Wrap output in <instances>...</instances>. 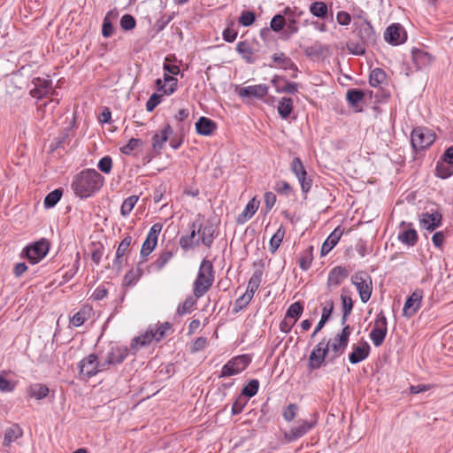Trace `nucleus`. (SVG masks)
<instances>
[{"instance_id": "nucleus-64", "label": "nucleus", "mask_w": 453, "mask_h": 453, "mask_svg": "<svg viewBox=\"0 0 453 453\" xmlns=\"http://www.w3.org/2000/svg\"><path fill=\"white\" fill-rule=\"evenodd\" d=\"M135 19L130 14H125L120 19V26L124 30H131L135 27Z\"/></svg>"}, {"instance_id": "nucleus-43", "label": "nucleus", "mask_w": 453, "mask_h": 453, "mask_svg": "<svg viewBox=\"0 0 453 453\" xmlns=\"http://www.w3.org/2000/svg\"><path fill=\"white\" fill-rule=\"evenodd\" d=\"M142 275V270L139 267L132 268L129 270L123 280V285L125 287H133L140 280Z\"/></svg>"}, {"instance_id": "nucleus-53", "label": "nucleus", "mask_w": 453, "mask_h": 453, "mask_svg": "<svg viewBox=\"0 0 453 453\" xmlns=\"http://www.w3.org/2000/svg\"><path fill=\"white\" fill-rule=\"evenodd\" d=\"M364 96L365 93L361 89L357 88L349 89L346 94L348 102L352 105H356L357 103L362 101Z\"/></svg>"}, {"instance_id": "nucleus-31", "label": "nucleus", "mask_w": 453, "mask_h": 453, "mask_svg": "<svg viewBox=\"0 0 453 453\" xmlns=\"http://www.w3.org/2000/svg\"><path fill=\"white\" fill-rule=\"evenodd\" d=\"M176 252V249L173 247L172 249H165L160 252L158 255V257L151 263L150 265V268L152 271L159 272L161 271L167 264L168 262L173 257L174 254Z\"/></svg>"}, {"instance_id": "nucleus-44", "label": "nucleus", "mask_w": 453, "mask_h": 453, "mask_svg": "<svg viewBox=\"0 0 453 453\" xmlns=\"http://www.w3.org/2000/svg\"><path fill=\"white\" fill-rule=\"evenodd\" d=\"M116 17H117V13L114 12L113 11H109L106 13V15L104 19L103 27H102V35L104 37L108 38L112 35L114 28L111 24V19H115Z\"/></svg>"}, {"instance_id": "nucleus-59", "label": "nucleus", "mask_w": 453, "mask_h": 453, "mask_svg": "<svg viewBox=\"0 0 453 453\" xmlns=\"http://www.w3.org/2000/svg\"><path fill=\"white\" fill-rule=\"evenodd\" d=\"M286 25V19L283 15L277 14L275 15L270 23V27L273 31L274 32H280L283 29L284 26Z\"/></svg>"}, {"instance_id": "nucleus-36", "label": "nucleus", "mask_w": 453, "mask_h": 453, "mask_svg": "<svg viewBox=\"0 0 453 453\" xmlns=\"http://www.w3.org/2000/svg\"><path fill=\"white\" fill-rule=\"evenodd\" d=\"M197 233L200 234V243H203L207 248H211L215 238V229L213 226H205L197 229Z\"/></svg>"}, {"instance_id": "nucleus-38", "label": "nucleus", "mask_w": 453, "mask_h": 453, "mask_svg": "<svg viewBox=\"0 0 453 453\" xmlns=\"http://www.w3.org/2000/svg\"><path fill=\"white\" fill-rule=\"evenodd\" d=\"M273 62L277 65L278 67L284 70H294L296 71L297 67L295 63L287 57L284 53H275L272 57Z\"/></svg>"}, {"instance_id": "nucleus-15", "label": "nucleus", "mask_w": 453, "mask_h": 453, "mask_svg": "<svg viewBox=\"0 0 453 453\" xmlns=\"http://www.w3.org/2000/svg\"><path fill=\"white\" fill-rule=\"evenodd\" d=\"M350 334L351 327L349 325H346L345 326H343L341 333L334 336L332 342H328L329 348H331L335 357H339L344 352L345 349L348 346Z\"/></svg>"}, {"instance_id": "nucleus-17", "label": "nucleus", "mask_w": 453, "mask_h": 453, "mask_svg": "<svg viewBox=\"0 0 453 453\" xmlns=\"http://www.w3.org/2000/svg\"><path fill=\"white\" fill-rule=\"evenodd\" d=\"M162 224L155 223L150 227L145 241L142 243L141 249V256L146 257L149 256L156 248L157 243L158 235L162 230Z\"/></svg>"}, {"instance_id": "nucleus-33", "label": "nucleus", "mask_w": 453, "mask_h": 453, "mask_svg": "<svg viewBox=\"0 0 453 453\" xmlns=\"http://www.w3.org/2000/svg\"><path fill=\"white\" fill-rule=\"evenodd\" d=\"M191 232L188 235L181 236L180 239V245L184 250L195 248L200 244V239L196 238L197 230L195 223L190 225Z\"/></svg>"}, {"instance_id": "nucleus-49", "label": "nucleus", "mask_w": 453, "mask_h": 453, "mask_svg": "<svg viewBox=\"0 0 453 453\" xmlns=\"http://www.w3.org/2000/svg\"><path fill=\"white\" fill-rule=\"evenodd\" d=\"M139 200L138 196H130L124 200L120 207L122 216H128Z\"/></svg>"}, {"instance_id": "nucleus-5", "label": "nucleus", "mask_w": 453, "mask_h": 453, "mask_svg": "<svg viewBox=\"0 0 453 453\" xmlns=\"http://www.w3.org/2000/svg\"><path fill=\"white\" fill-rule=\"evenodd\" d=\"M128 354V349L125 346L114 342H109L99 352L98 356L102 362V366L107 370L110 365L121 364Z\"/></svg>"}, {"instance_id": "nucleus-27", "label": "nucleus", "mask_w": 453, "mask_h": 453, "mask_svg": "<svg viewBox=\"0 0 453 453\" xmlns=\"http://www.w3.org/2000/svg\"><path fill=\"white\" fill-rule=\"evenodd\" d=\"M236 51L247 63L253 64L256 62L254 55L257 50L255 42H250L248 41L239 42L236 45Z\"/></svg>"}, {"instance_id": "nucleus-34", "label": "nucleus", "mask_w": 453, "mask_h": 453, "mask_svg": "<svg viewBox=\"0 0 453 453\" xmlns=\"http://www.w3.org/2000/svg\"><path fill=\"white\" fill-rule=\"evenodd\" d=\"M342 234V230L338 226L336 227L326 239L321 247V255H327L334 247L338 243L341 236Z\"/></svg>"}, {"instance_id": "nucleus-54", "label": "nucleus", "mask_w": 453, "mask_h": 453, "mask_svg": "<svg viewBox=\"0 0 453 453\" xmlns=\"http://www.w3.org/2000/svg\"><path fill=\"white\" fill-rule=\"evenodd\" d=\"M196 301L192 296H188L185 299V301L182 303H180L177 308V313L180 316H183L186 313H188L194 305L196 304Z\"/></svg>"}, {"instance_id": "nucleus-55", "label": "nucleus", "mask_w": 453, "mask_h": 453, "mask_svg": "<svg viewBox=\"0 0 453 453\" xmlns=\"http://www.w3.org/2000/svg\"><path fill=\"white\" fill-rule=\"evenodd\" d=\"M273 189L280 195H284L286 196H290L293 193V188L285 180H278L275 182L273 186Z\"/></svg>"}, {"instance_id": "nucleus-30", "label": "nucleus", "mask_w": 453, "mask_h": 453, "mask_svg": "<svg viewBox=\"0 0 453 453\" xmlns=\"http://www.w3.org/2000/svg\"><path fill=\"white\" fill-rule=\"evenodd\" d=\"M441 214L438 211L434 213L425 212L421 215L420 226L428 231H434L441 225Z\"/></svg>"}, {"instance_id": "nucleus-37", "label": "nucleus", "mask_w": 453, "mask_h": 453, "mask_svg": "<svg viewBox=\"0 0 453 453\" xmlns=\"http://www.w3.org/2000/svg\"><path fill=\"white\" fill-rule=\"evenodd\" d=\"M23 434V431L19 425H12L7 428L4 433L3 444L4 447L11 445L12 442L20 438Z\"/></svg>"}, {"instance_id": "nucleus-62", "label": "nucleus", "mask_w": 453, "mask_h": 453, "mask_svg": "<svg viewBox=\"0 0 453 453\" xmlns=\"http://www.w3.org/2000/svg\"><path fill=\"white\" fill-rule=\"evenodd\" d=\"M412 58L413 61L421 67V65H425L426 61L429 60V55L423 50H415L412 51Z\"/></svg>"}, {"instance_id": "nucleus-7", "label": "nucleus", "mask_w": 453, "mask_h": 453, "mask_svg": "<svg viewBox=\"0 0 453 453\" xmlns=\"http://www.w3.org/2000/svg\"><path fill=\"white\" fill-rule=\"evenodd\" d=\"M435 140V134L429 128L417 127L413 128L411 134V143L412 148L421 150L430 147Z\"/></svg>"}, {"instance_id": "nucleus-18", "label": "nucleus", "mask_w": 453, "mask_h": 453, "mask_svg": "<svg viewBox=\"0 0 453 453\" xmlns=\"http://www.w3.org/2000/svg\"><path fill=\"white\" fill-rule=\"evenodd\" d=\"M328 352L329 342H325V341H323L317 344L310 355L308 363L309 367L311 370L319 368L323 362L325 361V358Z\"/></svg>"}, {"instance_id": "nucleus-9", "label": "nucleus", "mask_w": 453, "mask_h": 453, "mask_svg": "<svg viewBox=\"0 0 453 453\" xmlns=\"http://www.w3.org/2000/svg\"><path fill=\"white\" fill-rule=\"evenodd\" d=\"M250 362L251 358L248 355L234 357L223 365L218 377L220 379L237 375L243 372Z\"/></svg>"}, {"instance_id": "nucleus-60", "label": "nucleus", "mask_w": 453, "mask_h": 453, "mask_svg": "<svg viewBox=\"0 0 453 453\" xmlns=\"http://www.w3.org/2000/svg\"><path fill=\"white\" fill-rule=\"evenodd\" d=\"M256 19L255 13L251 11H245L242 12L240 18H239V23L242 25L243 27H250L251 26Z\"/></svg>"}, {"instance_id": "nucleus-26", "label": "nucleus", "mask_w": 453, "mask_h": 453, "mask_svg": "<svg viewBox=\"0 0 453 453\" xmlns=\"http://www.w3.org/2000/svg\"><path fill=\"white\" fill-rule=\"evenodd\" d=\"M400 226L403 229L398 234L399 242L407 246H415L418 240L417 231L411 227V224L404 221L400 224Z\"/></svg>"}, {"instance_id": "nucleus-41", "label": "nucleus", "mask_w": 453, "mask_h": 453, "mask_svg": "<svg viewBox=\"0 0 453 453\" xmlns=\"http://www.w3.org/2000/svg\"><path fill=\"white\" fill-rule=\"evenodd\" d=\"M131 242L132 237L130 235H127L119 244L114 260V265L118 266L119 269L122 266V257L128 250Z\"/></svg>"}, {"instance_id": "nucleus-20", "label": "nucleus", "mask_w": 453, "mask_h": 453, "mask_svg": "<svg viewBox=\"0 0 453 453\" xmlns=\"http://www.w3.org/2000/svg\"><path fill=\"white\" fill-rule=\"evenodd\" d=\"M384 39L392 45H399L403 43L407 39L404 28L400 24H392L386 29Z\"/></svg>"}, {"instance_id": "nucleus-11", "label": "nucleus", "mask_w": 453, "mask_h": 453, "mask_svg": "<svg viewBox=\"0 0 453 453\" xmlns=\"http://www.w3.org/2000/svg\"><path fill=\"white\" fill-rule=\"evenodd\" d=\"M388 333V321L383 311L377 314L369 337L375 347L384 342Z\"/></svg>"}, {"instance_id": "nucleus-50", "label": "nucleus", "mask_w": 453, "mask_h": 453, "mask_svg": "<svg viewBox=\"0 0 453 453\" xmlns=\"http://www.w3.org/2000/svg\"><path fill=\"white\" fill-rule=\"evenodd\" d=\"M327 12V5L323 2H314L310 5V12L315 17L325 18Z\"/></svg>"}, {"instance_id": "nucleus-1", "label": "nucleus", "mask_w": 453, "mask_h": 453, "mask_svg": "<svg viewBox=\"0 0 453 453\" xmlns=\"http://www.w3.org/2000/svg\"><path fill=\"white\" fill-rule=\"evenodd\" d=\"M104 178L94 169H86L73 176L71 188L76 196L85 199L97 192L104 185Z\"/></svg>"}, {"instance_id": "nucleus-32", "label": "nucleus", "mask_w": 453, "mask_h": 453, "mask_svg": "<svg viewBox=\"0 0 453 453\" xmlns=\"http://www.w3.org/2000/svg\"><path fill=\"white\" fill-rule=\"evenodd\" d=\"M260 205V201L257 197L250 199L246 204L244 210L240 213L236 219L238 224H244L250 220L253 215L257 212Z\"/></svg>"}, {"instance_id": "nucleus-14", "label": "nucleus", "mask_w": 453, "mask_h": 453, "mask_svg": "<svg viewBox=\"0 0 453 453\" xmlns=\"http://www.w3.org/2000/svg\"><path fill=\"white\" fill-rule=\"evenodd\" d=\"M290 168L298 179L303 193H308L312 185V180L307 176V172L299 157H294Z\"/></svg>"}, {"instance_id": "nucleus-6", "label": "nucleus", "mask_w": 453, "mask_h": 453, "mask_svg": "<svg viewBox=\"0 0 453 453\" xmlns=\"http://www.w3.org/2000/svg\"><path fill=\"white\" fill-rule=\"evenodd\" d=\"M350 280L356 287L362 303H366L370 300L372 292L371 276L366 272L359 271L351 276Z\"/></svg>"}, {"instance_id": "nucleus-22", "label": "nucleus", "mask_w": 453, "mask_h": 453, "mask_svg": "<svg viewBox=\"0 0 453 453\" xmlns=\"http://www.w3.org/2000/svg\"><path fill=\"white\" fill-rule=\"evenodd\" d=\"M268 86L265 84H257L238 88V95L242 98H263L268 93Z\"/></svg>"}, {"instance_id": "nucleus-24", "label": "nucleus", "mask_w": 453, "mask_h": 453, "mask_svg": "<svg viewBox=\"0 0 453 453\" xmlns=\"http://www.w3.org/2000/svg\"><path fill=\"white\" fill-rule=\"evenodd\" d=\"M349 276V271L343 266H335L328 273L327 288H335L341 285Z\"/></svg>"}, {"instance_id": "nucleus-58", "label": "nucleus", "mask_w": 453, "mask_h": 453, "mask_svg": "<svg viewBox=\"0 0 453 453\" xmlns=\"http://www.w3.org/2000/svg\"><path fill=\"white\" fill-rule=\"evenodd\" d=\"M164 95L157 90L146 103V110L152 111L162 101Z\"/></svg>"}, {"instance_id": "nucleus-45", "label": "nucleus", "mask_w": 453, "mask_h": 453, "mask_svg": "<svg viewBox=\"0 0 453 453\" xmlns=\"http://www.w3.org/2000/svg\"><path fill=\"white\" fill-rule=\"evenodd\" d=\"M286 234V230L283 226H280L276 233L272 236L269 242V250L272 253H275L280 246L283 238Z\"/></svg>"}, {"instance_id": "nucleus-25", "label": "nucleus", "mask_w": 453, "mask_h": 453, "mask_svg": "<svg viewBox=\"0 0 453 453\" xmlns=\"http://www.w3.org/2000/svg\"><path fill=\"white\" fill-rule=\"evenodd\" d=\"M178 80L168 73H164V78L157 79L155 84L157 90L164 96L172 95L177 88Z\"/></svg>"}, {"instance_id": "nucleus-56", "label": "nucleus", "mask_w": 453, "mask_h": 453, "mask_svg": "<svg viewBox=\"0 0 453 453\" xmlns=\"http://www.w3.org/2000/svg\"><path fill=\"white\" fill-rule=\"evenodd\" d=\"M141 139L132 138L128 142L120 148V151L125 155H130L134 150L138 149L142 144Z\"/></svg>"}, {"instance_id": "nucleus-13", "label": "nucleus", "mask_w": 453, "mask_h": 453, "mask_svg": "<svg viewBox=\"0 0 453 453\" xmlns=\"http://www.w3.org/2000/svg\"><path fill=\"white\" fill-rule=\"evenodd\" d=\"M303 311V306L300 302L293 303L288 308L283 320L280 323V330L282 333H289L296 325Z\"/></svg>"}, {"instance_id": "nucleus-12", "label": "nucleus", "mask_w": 453, "mask_h": 453, "mask_svg": "<svg viewBox=\"0 0 453 453\" xmlns=\"http://www.w3.org/2000/svg\"><path fill=\"white\" fill-rule=\"evenodd\" d=\"M50 243L47 240L42 239L32 245L27 246L23 251L24 255L31 264L39 263L49 252Z\"/></svg>"}, {"instance_id": "nucleus-10", "label": "nucleus", "mask_w": 453, "mask_h": 453, "mask_svg": "<svg viewBox=\"0 0 453 453\" xmlns=\"http://www.w3.org/2000/svg\"><path fill=\"white\" fill-rule=\"evenodd\" d=\"M75 115H71V118H66L68 125L64 127V130L57 137H55L49 145V151L50 153H53L58 150H65L66 147L70 145L72 140L70 131L75 125Z\"/></svg>"}, {"instance_id": "nucleus-8", "label": "nucleus", "mask_w": 453, "mask_h": 453, "mask_svg": "<svg viewBox=\"0 0 453 453\" xmlns=\"http://www.w3.org/2000/svg\"><path fill=\"white\" fill-rule=\"evenodd\" d=\"M79 373L82 379H89L98 372L105 371L98 355L89 354L82 358L79 364Z\"/></svg>"}, {"instance_id": "nucleus-21", "label": "nucleus", "mask_w": 453, "mask_h": 453, "mask_svg": "<svg viewBox=\"0 0 453 453\" xmlns=\"http://www.w3.org/2000/svg\"><path fill=\"white\" fill-rule=\"evenodd\" d=\"M316 424V421L299 420L296 426H292L288 432L285 433V438L289 441H295L306 434Z\"/></svg>"}, {"instance_id": "nucleus-4", "label": "nucleus", "mask_w": 453, "mask_h": 453, "mask_svg": "<svg viewBox=\"0 0 453 453\" xmlns=\"http://www.w3.org/2000/svg\"><path fill=\"white\" fill-rule=\"evenodd\" d=\"M171 327L172 326L169 322L150 325L144 334L132 340L131 349L138 350L140 348L149 345L152 341H161L166 336Z\"/></svg>"}, {"instance_id": "nucleus-51", "label": "nucleus", "mask_w": 453, "mask_h": 453, "mask_svg": "<svg viewBox=\"0 0 453 453\" xmlns=\"http://www.w3.org/2000/svg\"><path fill=\"white\" fill-rule=\"evenodd\" d=\"M62 191L60 189H55L50 192L44 198V206L46 208L54 207L62 196Z\"/></svg>"}, {"instance_id": "nucleus-39", "label": "nucleus", "mask_w": 453, "mask_h": 453, "mask_svg": "<svg viewBox=\"0 0 453 453\" xmlns=\"http://www.w3.org/2000/svg\"><path fill=\"white\" fill-rule=\"evenodd\" d=\"M334 310V302L332 300L328 301L326 304L324 306L322 310V315L319 322L316 326L311 337H314L325 326V324L330 319L332 312Z\"/></svg>"}, {"instance_id": "nucleus-2", "label": "nucleus", "mask_w": 453, "mask_h": 453, "mask_svg": "<svg viewBox=\"0 0 453 453\" xmlns=\"http://www.w3.org/2000/svg\"><path fill=\"white\" fill-rule=\"evenodd\" d=\"M32 85L34 87L30 89V95L42 101L37 104L38 111H43L44 112L47 111H53L58 102L52 99L49 101H42L51 93V81L48 78L36 77L33 79Z\"/></svg>"}, {"instance_id": "nucleus-16", "label": "nucleus", "mask_w": 453, "mask_h": 453, "mask_svg": "<svg viewBox=\"0 0 453 453\" xmlns=\"http://www.w3.org/2000/svg\"><path fill=\"white\" fill-rule=\"evenodd\" d=\"M354 33L360 39V42L366 43V45H372L376 41V35L371 23L364 19L360 22H355Z\"/></svg>"}, {"instance_id": "nucleus-57", "label": "nucleus", "mask_w": 453, "mask_h": 453, "mask_svg": "<svg viewBox=\"0 0 453 453\" xmlns=\"http://www.w3.org/2000/svg\"><path fill=\"white\" fill-rule=\"evenodd\" d=\"M253 296L248 295L246 292L241 296L234 303V312L237 313L243 310L252 300Z\"/></svg>"}, {"instance_id": "nucleus-52", "label": "nucleus", "mask_w": 453, "mask_h": 453, "mask_svg": "<svg viewBox=\"0 0 453 453\" xmlns=\"http://www.w3.org/2000/svg\"><path fill=\"white\" fill-rule=\"evenodd\" d=\"M259 388V381L256 379L250 380L242 389V395L249 398L257 395Z\"/></svg>"}, {"instance_id": "nucleus-35", "label": "nucleus", "mask_w": 453, "mask_h": 453, "mask_svg": "<svg viewBox=\"0 0 453 453\" xmlns=\"http://www.w3.org/2000/svg\"><path fill=\"white\" fill-rule=\"evenodd\" d=\"M50 388L42 383H34L27 388V394L31 398L42 400L48 396Z\"/></svg>"}, {"instance_id": "nucleus-63", "label": "nucleus", "mask_w": 453, "mask_h": 453, "mask_svg": "<svg viewBox=\"0 0 453 453\" xmlns=\"http://www.w3.org/2000/svg\"><path fill=\"white\" fill-rule=\"evenodd\" d=\"M298 407L296 403H289L283 411L282 416L288 422L292 421L296 416Z\"/></svg>"}, {"instance_id": "nucleus-48", "label": "nucleus", "mask_w": 453, "mask_h": 453, "mask_svg": "<svg viewBox=\"0 0 453 453\" xmlns=\"http://www.w3.org/2000/svg\"><path fill=\"white\" fill-rule=\"evenodd\" d=\"M313 247L310 246L307 250L301 253L300 257L298 259V265L301 269L303 271H307L311 265L313 257H312Z\"/></svg>"}, {"instance_id": "nucleus-40", "label": "nucleus", "mask_w": 453, "mask_h": 453, "mask_svg": "<svg viewBox=\"0 0 453 453\" xmlns=\"http://www.w3.org/2000/svg\"><path fill=\"white\" fill-rule=\"evenodd\" d=\"M263 277V270L261 268H258L254 271L253 274L251 275L250 279L249 280L247 290L246 293L248 295H250L251 296H254V294L258 289Z\"/></svg>"}, {"instance_id": "nucleus-19", "label": "nucleus", "mask_w": 453, "mask_h": 453, "mask_svg": "<svg viewBox=\"0 0 453 453\" xmlns=\"http://www.w3.org/2000/svg\"><path fill=\"white\" fill-rule=\"evenodd\" d=\"M173 133V130L172 127L167 124L161 130L154 134L152 136V157H157L161 154L165 143Z\"/></svg>"}, {"instance_id": "nucleus-28", "label": "nucleus", "mask_w": 453, "mask_h": 453, "mask_svg": "<svg viewBox=\"0 0 453 453\" xmlns=\"http://www.w3.org/2000/svg\"><path fill=\"white\" fill-rule=\"evenodd\" d=\"M352 349V352L349 355V360L351 364L355 365L367 358L371 348L366 342H364L360 345L354 344Z\"/></svg>"}, {"instance_id": "nucleus-23", "label": "nucleus", "mask_w": 453, "mask_h": 453, "mask_svg": "<svg viewBox=\"0 0 453 453\" xmlns=\"http://www.w3.org/2000/svg\"><path fill=\"white\" fill-rule=\"evenodd\" d=\"M423 296L422 291L415 290L406 300L403 309V315L405 317H412L418 310L420 308Z\"/></svg>"}, {"instance_id": "nucleus-3", "label": "nucleus", "mask_w": 453, "mask_h": 453, "mask_svg": "<svg viewBox=\"0 0 453 453\" xmlns=\"http://www.w3.org/2000/svg\"><path fill=\"white\" fill-rule=\"evenodd\" d=\"M214 282L212 262L203 259L199 266L196 279L193 284V293L196 298L203 296Z\"/></svg>"}, {"instance_id": "nucleus-47", "label": "nucleus", "mask_w": 453, "mask_h": 453, "mask_svg": "<svg viewBox=\"0 0 453 453\" xmlns=\"http://www.w3.org/2000/svg\"><path fill=\"white\" fill-rule=\"evenodd\" d=\"M10 372L3 370L0 372V391L12 392L16 387V382L8 379Z\"/></svg>"}, {"instance_id": "nucleus-29", "label": "nucleus", "mask_w": 453, "mask_h": 453, "mask_svg": "<svg viewBox=\"0 0 453 453\" xmlns=\"http://www.w3.org/2000/svg\"><path fill=\"white\" fill-rule=\"evenodd\" d=\"M195 126L197 134L203 136L211 135L218 127L216 122L204 116H201Z\"/></svg>"}, {"instance_id": "nucleus-46", "label": "nucleus", "mask_w": 453, "mask_h": 453, "mask_svg": "<svg viewBox=\"0 0 453 453\" xmlns=\"http://www.w3.org/2000/svg\"><path fill=\"white\" fill-rule=\"evenodd\" d=\"M387 74L381 68H374L371 71L369 83L372 87H379L386 81Z\"/></svg>"}, {"instance_id": "nucleus-61", "label": "nucleus", "mask_w": 453, "mask_h": 453, "mask_svg": "<svg viewBox=\"0 0 453 453\" xmlns=\"http://www.w3.org/2000/svg\"><path fill=\"white\" fill-rule=\"evenodd\" d=\"M293 101L290 97H282L278 105V113H291Z\"/></svg>"}, {"instance_id": "nucleus-42", "label": "nucleus", "mask_w": 453, "mask_h": 453, "mask_svg": "<svg viewBox=\"0 0 453 453\" xmlns=\"http://www.w3.org/2000/svg\"><path fill=\"white\" fill-rule=\"evenodd\" d=\"M435 174L441 179H446L453 174V165L444 160H439L435 167Z\"/></svg>"}]
</instances>
